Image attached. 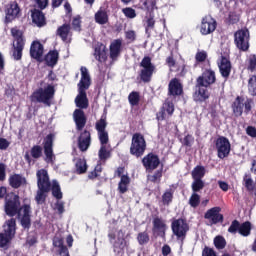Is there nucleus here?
I'll return each instance as SVG.
<instances>
[{
	"mask_svg": "<svg viewBox=\"0 0 256 256\" xmlns=\"http://www.w3.org/2000/svg\"><path fill=\"white\" fill-rule=\"evenodd\" d=\"M243 185L245 189L248 191H255V181H253V177L251 173H245L243 176Z\"/></svg>",
	"mask_w": 256,
	"mask_h": 256,
	"instance_id": "58836bf2",
	"label": "nucleus"
},
{
	"mask_svg": "<svg viewBox=\"0 0 256 256\" xmlns=\"http://www.w3.org/2000/svg\"><path fill=\"white\" fill-rule=\"evenodd\" d=\"M173 113H175V104L171 100H165L160 110L156 113V119L157 121H165V119L173 117Z\"/></svg>",
	"mask_w": 256,
	"mask_h": 256,
	"instance_id": "6ab92c4d",
	"label": "nucleus"
},
{
	"mask_svg": "<svg viewBox=\"0 0 256 256\" xmlns=\"http://www.w3.org/2000/svg\"><path fill=\"white\" fill-rule=\"evenodd\" d=\"M129 185H131V178L129 175H123L118 183V192L120 195H125L129 191Z\"/></svg>",
	"mask_w": 256,
	"mask_h": 256,
	"instance_id": "72a5a7b5",
	"label": "nucleus"
},
{
	"mask_svg": "<svg viewBox=\"0 0 256 256\" xmlns=\"http://www.w3.org/2000/svg\"><path fill=\"white\" fill-rule=\"evenodd\" d=\"M240 226H241V223H239L238 220H233L230 227L228 228V233L235 235L237 231L239 232Z\"/></svg>",
	"mask_w": 256,
	"mask_h": 256,
	"instance_id": "052dcab7",
	"label": "nucleus"
},
{
	"mask_svg": "<svg viewBox=\"0 0 256 256\" xmlns=\"http://www.w3.org/2000/svg\"><path fill=\"white\" fill-rule=\"evenodd\" d=\"M108 239L113 247V252L116 255H121L127 247V240H125V232L122 229L117 230L116 227H109L108 230Z\"/></svg>",
	"mask_w": 256,
	"mask_h": 256,
	"instance_id": "39448f33",
	"label": "nucleus"
},
{
	"mask_svg": "<svg viewBox=\"0 0 256 256\" xmlns=\"http://www.w3.org/2000/svg\"><path fill=\"white\" fill-rule=\"evenodd\" d=\"M15 233H17V220L11 218L5 222L4 233H0V248L7 247V244L13 241Z\"/></svg>",
	"mask_w": 256,
	"mask_h": 256,
	"instance_id": "9b49d317",
	"label": "nucleus"
},
{
	"mask_svg": "<svg viewBox=\"0 0 256 256\" xmlns=\"http://www.w3.org/2000/svg\"><path fill=\"white\" fill-rule=\"evenodd\" d=\"M125 37L130 43H133L137 39V34H135V31L130 30L125 32Z\"/></svg>",
	"mask_w": 256,
	"mask_h": 256,
	"instance_id": "774afa93",
	"label": "nucleus"
},
{
	"mask_svg": "<svg viewBox=\"0 0 256 256\" xmlns=\"http://www.w3.org/2000/svg\"><path fill=\"white\" fill-rule=\"evenodd\" d=\"M81 15H76L73 19H72V29L73 31H77L78 33H81Z\"/></svg>",
	"mask_w": 256,
	"mask_h": 256,
	"instance_id": "13d9d810",
	"label": "nucleus"
},
{
	"mask_svg": "<svg viewBox=\"0 0 256 256\" xmlns=\"http://www.w3.org/2000/svg\"><path fill=\"white\" fill-rule=\"evenodd\" d=\"M55 141V135L50 133L48 134L43 141V147L41 145H34L30 149L29 152H26L24 155V159L28 165H31L34 161H37L38 159H41L43 157V150H44V161L45 163H48L50 165H53L55 163V153L53 152V142Z\"/></svg>",
	"mask_w": 256,
	"mask_h": 256,
	"instance_id": "f03ea898",
	"label": "nucleus"
},
{
	"mask_svg": "<svg viewBox=\"0 0 256 256\" xmlns=\"http://www.w3.org/2000/svg\"><path fill=\"white\" fill-rule=\"evenodd\" d=\"M44 61L48 67H55L59 61V52L50 50L44 57Z\"/></svg>",
	"mask_w": 256,
	"mask_h": 256,
	"instance_id": "473e14b6",
	"label": "nucleus"
},
{
	"mask_svg": "<svg viewBox=\"0 0 256 256\" xmlns=\"http://www.w3.org/2000/svg\"><path fill=\"white\" fill-rule=\"evenodd\" d=\"M171 230L177 241L183 243L185 239H187V233H189V223H187V219H173L171 222Z\"/></svg>",
	"mask_w": 256,
	"mask_h": 256,
	"instance_id": "9d476101",
	"label": "nucleus"
},
{
	"mask_svg": "<svg viewBox=\"0 0 256 256\" xmlns=\"http://www.w3.org/2000/svg\"><path fill=\"white\" fill-rule=\"evenodd\" d=\"M21 15V8L17 1H12L9 3L6 9L5 21L6 23H11L15 21Z\"/></svg>",
	"mask_w": 256,
	"mask_h": 256,
	"instance_id": "393cba45",
	"label": "nucleus"
},
{
	"mask_svg": "<svg viewBox=\"0 0 256 256\" xmlns=\"http://www.w3.org/2000/svg\"><path fill=\"white\" fill-rule=\"evenodd\" d=\"M95 129L98 133V139L101 145L109 143V132H107V114H102L100 119L95 123Z\"/></svg>",
	"mask_w": 256,
	"mask_h": 256,
	"instance_id": "4468645a",
	"label": "nucleus"
},
{
	"mask_svg": "<svg viewBox=\"0 0 256 256\" xmlns=\"http://www.w3.org/2000/svg\"><path fill=\"white\" fill-rule=\"evenodd\" d=\"M73 120L76 126V131H82L87 125V115L82 109H75L73 112Z\"/></svg>",
	"mask_w": 256,
	"mask_h": 256,
	"instance_id": "cd10ccee",
	"label": "nucleus"
},
{
	"mask_svg": "<svg viewBox=\"0 0 256 256\" xmlns=\"http://www.w3.org/2000/svg\"><path fill=\"white\" fill-rule=\"evenodd\" d=\"M10 33L14 39L12 57L14 61H21L23 59V49H25V36L18 27L11 28Z\"/></svg>",
	"mask_w": 256,
	"mask_h": 256,
	"instance_id": "423d86ee",
	"label": "nucleus"
},
{
	"mask_svg": "<svg viewBox=\"0 0 256 256\" xmlns=\"http://www.w3.org/2000/svg\"><path fill=\"white\" fill-rule=\"evenodd\" d=\"M183 93V83H181V80L179 78H172L168 84V97L177 99V97H181Z\"/></svg>",
	"mask_w": 256,
	"mask_h": 256,
	"instance_id": "aec40b11",
	"label": "nucleus"
},
{
	"mask_svg": "<svg viewBox=\"0 0 256 256\" xmlns=\"http://www.w3.org/2000/svg\"><path fill=\"white\" fill-rule=\"evenodd\" d=\"M140 70L139 77L142 83H151V79H153V73H155V64H153L151 60V56H144L142 61L140 62Z\"/></svg>",
	"mask_w": 256,
	"mask_h": 256,
	"instance_id": "f8f14e48",
	"label": "nucleus"
},
{
	"mask_svg": "<svg viewBox=\"0 0 256 256\" xmlns=\"http://www.w3.org/2000/svg\"><path fill=\"white\" fill-rule=\"evenodd\" d=\"M8 183L12 189H20L23 185H27V179L21 174H12L8 178Z\"/></svg>",
	"mask_w": 256,
	"mask_h": 256,
	"instance_id": "2f4dec72",
	"label": "nucleus"
},
{
	"mask_svg": "<svg viewBox=\"0 0 256 256\" xmlns=\"http://www.w3.org/2000/svg\"><path fill=\"white\" fill-rule=\"evenodd\" d=\"M250 39L251 35L247 28L239 29L234 33V44L239 51H243L244 53L249 51V47H251L249 44Z\"/></svg>",
	"mask_w": 256,
	"mask_h": 256,
	"instance_id": "ddd939ff",
	"label": "nucleus"
},
{
	"mask_svg": "<svg viewBox=\"0 0 256 256\" xmlns=\"http://www.w3.org/2000/svg\"><path fill=\"white\" fill-rule=\"evenodd\" d=\"M95 22L98 23V25H107V23H109V15L105 10H98L95 13Z\"/></svg>",
	"mask_w": 256,
	"mask_h": 256,
	"instance_id": "e433bc0d",
	"label": "nucleus"
},
{
	"mask_svg": "<svg viewBox=\"0 0 256 256\" xmlns=\"http://www.w3.org/2000/svg\"><path fill=\"white\" fill-rule=\"evenodd\" d=\"M37 187L35 201L38 205H42L47 201V193L51 191V180L49 179V172L46 169H40L36 172Z\"/></svg>",
	"mask_w": 256,
	"mask_h": 256,
	"instance_id": "20e7f679",
	"label": "nucleus"
},
{
	"mask_svg": "<svg viewBox=\"0 0 256 256\" xmlns=\"http://www.w3.org/2000/svg\"><path fill=\"white\" fill-rule=\"evenodd\" d=\"M103 172V166L101 164H97L93 171L89 172L88 179H97Z\"/></svg>",
	"mask_w": 256,
	"mask_h": 256,
	"instance_id": "5fc2aeb1",
	"label": "nucleus"
},
{
	"mask_svg": "<svg viewBox=\"0 0 256 256\" xmlns=\"http://www.w3.org/2000/svg\"><path fill=\"white\" fill-rule=\"evenodd\" d=\"M217 29V20L209 16L202 18L200 33L203 35H211Z\"/></svg>",
	"mask_w": 256,
	"mask_h": 256,
	"instance_id": "b1692460",
	"label": "nucleus"
},
{
	"mask_svg": "<svg viewBox=\"0 0 256 256\" xmlns=\"http://www.w3.org/2000/svg\"><path fill=\"white\" fill-rule=\"evenodd\" d=\"M231 109L234 117H241L243 109L245 115H249L253 109V99L248 98L245 100L243 96H237L231 104Z\"/></svg>",
	"mask_w": 256,
	"mask_h": 256,
	"instance_id": "1a4fd4ad",
	"label": "nucleus"
},
{
	"mask_svg": "<svg viewBox=\"0 0 256 256\" xmlns=\"http://www.w3.org/2000/svg\"><path fill=\"white\" fill-rule=\"evenodd\" d=\"M128 102L132 107L139 106V103L141 102V95L137 91H132L128 95Z\"/></svg>",
	"mask_w": 256,
	"mask_h": 256,
	"instance_id": "79ce46f5",
	"label": "nucleus"
},
{
	"mask_svg": "<svg viewBox=\"0 0 256 256\" xmlns=\"http://www.w3.org/2000/svg\"><path fill=\"white\" fill-rule=\"evenodd\" d=\"M232 68L233 66L231 65V60H229V57L221 56L220 62L218 63V69L225 81H227V79H229V77L231 76Z\"/></svg>",
	"mask_w": 256,
	"mask_h": 256,
	"instance_id": "bb28decb",
	"label": "nucleus"
},
{
	"mask_svg": "<svg viewBox=\"0 0 256 256\" xmlns=\"http://www.w3.org/2000/svg\"><path fill=\"white\" fill-rule=\"evenodd\" d=\"M161 177H163V167H161L159 170H156L154 174L149 177V181L151 183H161Z\"/></svg>",
	"mask_w": 256,
	"mask_h": 256,
	"instance_id": "6e6d98bb",
	"label": "nucleus"
},
{
	"mask_svg": "<svg viewBox=\"0 0 256 256\" xmlns=\"http://www.w3.org/2000/svg\"><path fill=\"white\" fill-rule=\"evenodd\" d=\"M36 6L38 7L39 11H43L49 7V0H34Z\"/></svg>",
	"mask_w": 256,
	"mask_h": 256,
	"instance_id": "69168bd1",
	"label": "nucleus"
},
{
	"mask_svg": "<svg viewBox=\"0 0 256 256\" xmlns=\"http://www.w3.org/2000/svg\"><path fill=\"white\" fill-rule=\"evenodd\" d=\"M64 240L61 237H54L53 238V246L57 247L58 251H65L67 250V246L64 244Z\"/></svg>",
	"mask_w": 256,
	"mask_h": 256,
	"instance_id": "864d4df0",
	"label": "nucleus"
},
{
	"mask_svg": "<svg viewBox=\"0 0 256 256\" xmlns=\"http://www.w3.org/2000/svg\"><path fill=\"white\" fill-rule=\"evenodd\" d=\"M145 151H147L145 136L139 132L134 133L130 144V155L136 159H141L145 155Z\"/></svg>",
	"mask_w": 256,
	"mask_h": 256,
	"instance_id": "6e6552de",
	"label": "nucleus"
},
{
	"mask_svg": "<svg viewBox=\"0 0 256 256\" xmlns=\"http://www.w3.org/2000/svg\"><path fill=\"white\" fill-rule=\"evenodd\" d=\"M98 157L100 161H107L111 157V152L107 150L106 145H101L99 152H98Z\"/></svg>",
	"mask_w": 256,
	"mask_h": 256,
	"instance_id": "8fccbe9b",
	"label": "nucleus"
},
{
	"mask_svg": "<svg viewBox=\"0 0 256 256\" xmlns=\"http://www.w3.org/2000/svg\"><path fill=\"white\" fill-rule=\"evenodd\" d=\"M214 246L216 249L221 251L222 249H225L227 247V240H225V237L222 235H218L214 238Z\"/></svg>",
	"mask_w": 256,
	"mask_h": 256,
	"instance_id": "de8ad7c7",
	"label": "nucleus"
},
{
	"mask_svg": "<svg viewBox=\"0 0 256 256\" xmlns=\"http://www.w3.org/2000/svg\"><path fill=\"white\" fill-rule=\"evenodd\" d=\"M56 33L58 37L62 39V41H67L69 33H71V25L63 24L62 26L58 27Z\"/></svg>",
	"mask_w": 256,
	"mask_h": 256,
	"instance_id": "c9c22d12",
	"label": "nucleus"
},
{
	"mask_svg": "<svg viewBox=\"0 0 256 256\" xmlns=\"http://www.w3.org/2000/svg\"><path fill=\"white\" fill-rule=\"evenodd\" d=\"M247 69H248V71H251V73H253V71L256 70V55L255 54L250 55V58L248 60Z\"/></svg>",
	"mask_w": 256,
	"mask_h": 256,
	"instance_id": "680f3d73",
	"label": "nucleus"
},
{
	"mask_svg": "<svg viewBox=\"0 0 256 256\" xmlns=\"http://www.w3.org/2000/svg\"><path fill=\"white\" fill-rule=\"evenodd\" d=\"M215 145L218 159H226V157H229L231 153V142L229 138L220 136L217 138Z\"/></svg>",
	"mask_w": 256,
	"mask_h": 256,
	"instance_id": "2eb2a0df",
	"label": "nucleus"
},
{
	"mask_svg": "<svg viewBox=\"0 0 256 256\" xmlns=\"http://www.w3.org/2000/svg\"><path fill=\"white\" fill-rule=\"evenodd\" d=\"M91 147V132L84 130L80 133L78 137V149L85 153Z\"/></svg>",
	"mask_w": 256,
	"mask_h": 256,
	"instance_id": "c756f323",
	"label": "nucleus"
},
{
	"mask_svg": "<svg viewBox=\"0 0 256 256\" xmlns=\"http://www.w3.org/2000/svg\"><path fill=\"white\" fill-rule=\"evenodd\" d=\"M191 189L193 193H199V191L205 189V182L203 181V179H193Z\"/></svg>",
	"mask_w": 256,
	"mask_h": 256,
	"instance_id": "c03bdc74",
	"label": "nucleus"
},
{
	"mask_svg": "<svg viewBox=\"0 0 256 256\" xmlns=\"http://www.w3.org/2000/svg\"><path fill=\"white\" fill-rule=\"evenodd\" d=\"M94 57L99 63H107V46L98 42L94 48Z\"/></svg>",
	"mask_w": 256,
	"mask_h": 256,
	"instance_id": "7c9ffc66",
	"label": "nucleus"
},
{
	"mask_svg": "<svg viewBox=\"0 0 256 256\" xmlns=\"http://www.w3.org/2000/svg\"><path fill=\"white\" fill-rule=\"evenodd\" d=\"M193 143H195V137H193L191 134L186 135L182 142L184 147H192Z\"/></svg>",
	"mask_w": 256,
	"mask_h": 256,
	"instance_id": "e2e57ef3",
	"label": "nucleus"
},
{
	"mask_svg": "<svg viewBox=\"0 0 256 256\" xmlns=\"http://www.w3.org/2000/svg\"><path fill=\"white\" fill-rule=\"evenodd\" d=\"M195 60L197 61V63L205 62L207 60V53L205 52V50L198 51L195 55Z\"/></svg>",
	"mask_w": 256,
	"mask_h": 256,
	"instance_id": "0e129e2a",
	"label": "nucleus"
},
{
	"mask_svg": "<svg viewBox=\"0 0 256 256\" xmlns=\"http://www.w3.org/2000/svg\"><path fill=\"white\" fill-rule=\"evenodd\" d=\"M137 241L139 245H142V246L147 245V243L151 241V238L149 237V232L147 231L139 232L137 235Z\"/></svg>",
	"mask_w": 256,
	"mask_h": 256,
	"instance_id": "09e8293b",
	"label": "nucleus"
},
{
	"mask_svg": "<svg viewBox=\"0 0 256 256\" xmlns=\"http://www.w3.org/2000/svg\"><path fill=\"white\" fill-rule=\"evenodd\" d=\"M241 19V16L235 11H230L228 16L225 18L224 23L226 25H237Z\"/></svg>",
	"mask_w": 256,
	"mask_h": 256,
	"instance_id": "ea45409f",
	"label": "nucleus"
},
{
	"mask_svg": "<svg viewBox=\"0 0 256 256\" xmlns=\"http://www.w3.org/2000/svg\"><path fill=\"white\" fill-rule=\"evenodd\" d=\"M142 165L146 171H155V169H158L159 165H161V159L159 155L149 152L142 158Z\"/></svg>",
	"mask_w": 256,
	"mask_h": 256,
	"instance_id": "f3484780",
	"label": "nucleus"
},
{
	"mask_svg": "<svg viewBox=\"0 0 256 256\" xmlns=\"http://www.w3.org/2000/svg\"><path fill=\"white\" fill-rule=\"evenodd\" d=\"M4 211L8 217L17 216L23 229H31V205L23 204L19 195L9 193L5 197Z\"/></svg>",
	"mask_w": 256,
	"mask_h": 256,
	"instance_id": "f257e3e1",
	"label": "nucleus"
},
{
	"mask_svg": "<svg viewBox=\"0 0 256 256\" xmlns=\"http://www.w3.org/2000/svg\"><path fill=\"white\" fill-rule=\"evenodd\" d=\"M208 87L209 86L198 85L196 82V90L192 96L195 103H204V101H207V99L211 97Z\"/></svg>",
	"mask_w": 256,
	"mask_h": 256,
	"instance_id": "a878e982",
	"label": "nucleus"
},
{
	"mask_svg": "<svg viewBox=\"0 0 256 256\" xmlns=\"http://www.w3.org/2000/svg\"><path fill=\"white\" fill-rule=\"evenodd\" d=\"M30 13H31L32 23L36 27L41 28V27H45V25H47V18L45 17V13H43V10L34 8V9L30 10Z\"/></svg>",
	"mask_w": 256,
	"mask_h": 256,
	"instance_id": "c85d7f7f",
	"label": "nucleus"
},
{
	"mask_svg": "<svg viewBox=\"0 0 256 256\" xmlns=\"http://www.w3.org/2000/svg\"><path fill=\"white\" fill-rule=\"evenodd\" d=\"M122 13L127 17V19H135L137 17V13L135 9L131 7H126L122 9Z\"/></svg>",
	"mask_w": 256,
	"mask_h": 256,
	"instance_id": "bf43d9fd",
	"label": "nucleus"
},
{
	"mask_svg": "<svg viewBox=\"0 0 256 256\" xmlns=\"http://www.w3.org/2000/svg\"><path fill=\"white\" fill-rule=\"evenodd\" d=\"M31 97L32 101L51 107V101L55 98V86L48 84L45 88H38Z\"/></svg>",
	"mask_w": 256,
	"mask_h": 256,
	"instance_id": "0eeeda50",
	"label": "nucleus"
},
{
	"mask_svg": "<svg viewBox=\"0 0 256 256\" xmlns=\"http://www.w3.org/2000/svg\"><path fill=\"white\" fill-rule=\"evenodd\" d=\"M217 81V76L213 69H205L202 74L196 79L197 85L200 87H211V85H215Z\"/></svg>",
	"mask_w": 256,
	"mask_h": 256,
	"instance_id": "dca6fc26",
	"label": "nucleus"
},
{
	"mask_svg": "<svg viewBox=\"0 0 256 256\" xmlns=\"http://www.w3.org/2000/svg\"><path fill=\"white\" fill-rule=\"evenodd\" d=\"M175 191L173 189L169 188L165 190V192L162 195V204L165 207H169L173 203V195Z\"/></svg>",
	"mask_w": 256,
	"mask_h": 256,
	"instance_id": "4c0bfd02",
	"label": "nucleus"
},
{
	"mask_svg": "<svg viewBox=\"0 0 256 256\" xmlns=\"http://www.w3.org/2000/svg\"><path fill=\"white\" fill-rule=\"evenodd\" d=\"M202 256H217V252L213 248L205 246L202 250Z\"/></svg>",
	"mask_w": 256,
	"mask_h": 256,
	"instance_id": "338daca9",
	"label": "nucleus"
},
{
	"mask_svg": "<svg viewBox=\"0 0 256 256\" xmlns=\"http://www.w3.org/2000/svg\"><path fill=\"white\" fill-rule=\"evenodd\" d=\"M143 5L148 13H153L157 9V0H145Z\"/></svg>",
	"mask_w": 256,
	"mask_h": 256,
	"instance_id": "4d7b16f0",
	"label": "nucleus"
},
{
	"mask_svg": "<svg viewBox=\"0 0 256 256\" xmlns=\"http://www.w3.org/2000/svg\"><path fill=\"white\" fill-rule=\"evenodd\" d=\"M123 53V39L118 38L113 40L109 46V58L111 61H117Z\"/></svg>",
	"mask_w": 256,
	"mask_h": 256,
	"instance_id": "4be33fe9",
	"label": "nucleus"
},
{
	"mask_svg": "<svg viewBox=\"0 0 256 256\" xmlns=\"http://www.w3.org/2000/svg\"><path fill=\"white\" fill-rule=\"evenodd\" d=\"M87 169H89L87 160L85 158H76L75 173L77 175H85V173H87Z\"/></svg>",
	"mask_w": 256,
	"mask_h": 256,
	"instance_id": "f704fd0d",
	"label": "nucleus"
},
{
	"mask_svg": "<svg viewBox=\"0 0 256 256\" xmlns=\"http://www.w3.org/2000/svg\"><path fill=\"white\" fill-rule=\"evenodd\" d=\"M152 233L155 237H165V233H167V223L165 220L159 216H156L152 220Z\"/></svg>",
	"mask_w": 256,
	"mask_h": 256,
	"instance_id": "412c9836",
	"label": "nucleus"
},
{
	"mask_svg": "<svg viewBox=\"0 0 256 256\" xmlns=\"http://www.w3.org/2000/svg\"><path fill=\"white\" fill-rule=\"evenodd\" d=\"M81 79L78 83V95L75 98V104L78 109H87L89 107V98H87V89L91 87V76L86 67H81Z\"/></svg>",
	"mask_w": 256,
	"mask_h": 256,
	"instance_id": "7ed1b4c3",
	"label": "nucleus"
},
{
	"mask_svg": "<svg viewBox=\"0 0 256 256\" xmlns=\"http://www.w3.org/2000/svg\"><path fill=\"white\" fill-rule=\"evenodd\" d=\"M248 91L252 97H256V75L249 78Z\"/></svg>",
	"mask_w": 256,
	"mask_h": 256,
	"instance_id": "3c124183",
	"label": "nucleus"
},
{
	"mask_svg": "<svg viewBox=\"0 0 256 256\" xmlns=\"http://www.w3.org/2000/svg\"><path fill=\"white\" fill-rule=\"evenodd\" d=\"M204 219L209 221L210 225H217L225 221V217L221 214V207L219 206L208 209L204 214Z\"/></svg>",
	"mask_w": 256,
	"mask_h": 256,
	"instance_id": "a211bd4d",
	"label": "nucleus"
},
{
	"mask_svg": "<svg viewBox=\"0 0 256 256\" xmlns=\"http://www.w3.org/2000/svg\"><path fill=\"white\" fill-rule=\"evenodd\" d=\"M238 233H240L242 237H249V235H251V222L246 221L240 224Z\"/></svg>",
	"mask_w": 256,
	"mask_h": 256,
	"instance_id": "37998d69",
	"label": "nucleus"
},
{
	"mask_svg": "<svg viewBox=\"0 0 256 256\" xmlns=\"http://www.w3.org/2000/svg\"><path fill=\"white\" fill-rule=\"evenodd\" d=\"M207 173V170L205 169V166L197 165L191 172L192 179H203L205 177V174Z\"/></svg>",
	"mask_w": 256,
	"mask_h": 256,
	"instance_id": "a19ab883",
	"label": "nucleus"
},
{
	"mask_svg": "<svg viewBox=\"0 0 256 256\" xmlns=\"http://www.w3.org/2000/svg\"><path fill=\"white\" fill-rule=\"evenodd\" d=\"M189 205L193 209H197L199 205H201V196L197 194V192H193L189 198Z\"/></svg>",
	"mask_w": 256,
	"mask_h": 256,
	"instance_id": "a18cd8bd",
	"label": "nucleus"
},
{
	"mask_svg": "<svg viewBox=\"0 0 256 256\" xmlns=\"http://www.w3.org/2000/svg\"><path fill=\"white\" fill-rule=\"evenodd\" d=\"M50 191H52V195L53 197H55V199H63V192H61V186L59 185V183L54 182L53 184H51Z\"/></svg>",
	"mask_w": 256,
	"mask_h": 256,
	"instance_id": "49530a36",
	"label": "nucleus"
},
{
	"mask_svg": "<svg viewBox=\"0 0 256 256\" xmlns=\"http://www.w3.org/2000/svg\"><path fill=\"white\" fill-rule=\"evenodd\" d=\"M43 53H45V48L39 40H34L30 46V57L35 59L38 63H43Z\"/></svg>",
	"mask_w": 256,
	"mask_h": 256,
	"instance_id": "5701e85b",
	"label": "nucleus"
},
{
	"mask_svg": "<svg viewBox=\"0 0 256 256\" xmlns=\"http://www.w3.org/2000/svg\"><path fill=\"white\" fill-rule=\"evenodd\" d=\"M151 29H155V18L153 15H150L149 18L146 20V27H145V33L148 35V37H151Z\"/></svg>",
	"mask_w": 256,
	"mask_h": 256,
	"instance_id": "603ef678",
	"label": "nucleus"
}]
</instances>
